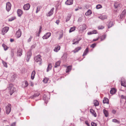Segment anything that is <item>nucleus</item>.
Listing matches in <instances>:
<instances>
[{
  "mask_svg": "<svg viewBox=\"0 0 126 126\" xmlns=\"http://www.w3.org/2000/svg\"><path fill=\"white\" fill-rule=\"evenodd\" d=\"M7 89L9 91L11 95L16 91L15 88L13 87V85L12 84H9Z\"/></svg>",
  "mask_w": 126,
  "mask_h": 126,
  "instance_id": "nucleus-1",
  "label": "nucleus"
},
{
  "mask_svg": "<svg viewBox=\"0 0 126 126\" xmlns=\"http://www.w3.org/2000/svg\"><path fill=\"white\" fill-rule=\"evenodd\" d=\"M41 57V56L39 55L35 56L34 57L35 61L36 63H39L40 65L41 64V62L42 61V59Z\"/></svg>",
  "mask_w": 126,
  "mask_h": 126,
  "instance_id": "nucleus-2",
  "label": "nucleus"
},
{
  "mask_svg": "<svg viewBox=\"0 0 126 126\" xmlns=\"http://www.w3.org/2000/svg\"><path fill=\"white\" fill-rule=\"evenodd\" d=\"M86 28V25L85 24H83L82 25L80 26L78 28V29L79 32H81L85 30Z\"/></svg>",
  "mask_w": 126,
  "mask_h": 126,
  "instance_id": "nucleus-3",
  "label": "nucleus"
},
{
  "mask_svg": "<svg viewBox=\"0 0 126 126\" xmlns=\"http://www.w3.org/2000/svg\"><path fill=\"white\" fill-rule=\"evenodd\" d=\"M9 28L8 27H5L3 28L1 31L2 34L4 35L6 33L8 30Z\"/></svg>",
  "mask_w": 126,
  "mask_h": 126,
  "instance_id": "nucleus-4",
  "label": "nucleus"
},
{
  "mask_svg": "<svg viewBox=\"0 0 126 126\" xmlns=\"http://www.w3.org/2000/svg\"><path fill=\"white\" fill-rule=\"evenodd\" d=\"M51 33L48 32L46 33L42 38L43 39H47L49 38L51 36Z\"/></svg>",
  "mask_w": 126,
  "mask_h": 126,
  "instance_id": "nucleus-5",
  "label": "nucleus"
},
{
  "mask_svg": "<svg viewBox=\"0 0 126 126\" xmlns=\"http://www.w3.org/2000/svg\"><path fill=\"white\" fill-rule=\"evenodd\" d=\"M11 7V5L9 2H8L6 4V9L7 11L9 12L10 10Z\"/></svg>",
  "mask_w": 126,
  "mask_h": 126,
  "instance_id": "nucleus-6",
  "label": "nucleus"
},
{
  "mask_svg": "<svg viewBox=\"0 0 126 126\" xmlns=\"http://www.w3.org/2000/svg\"><path fill=\"white\" fill-rule=\"evenodd\" d=\"M30 4L29 3L24 5L23 7V8L25 10H28L30 8Z\"/></svg>",
  "mask_w": 126,
  "mask_h": 126,
  "instance_id": "nucleus-7",
  "label": "nucleus"
},
{
  "mask_svg": "<svg viewBox=\"0 0 126 126\" xmlns=\"http://www.w3.org/2000/svg\"><path fill=\"white\" fill-rule=\"evenodd\" d=\"M31 55L32 54L30 52H29L27 53L26 60L27 62L29 61Z\"/></svg>",
  "mask_w": 126,
  "mask_h": 126,
  "instance_id": "nucleus-8",
  "label": "nucleus"
},
{
  "mask_svg": "<svg viewBox=\"0 0 126 126\" xmlns=\"http://www.w3.org/2000/svg\"><path fill=\"white\" fill-rule=\"evenodd\" d=\"M54 9V8H52L50 11L48 12L47 14V16H51L53 14V11Z\"/></svg>",
  "mask_w": 126,
  "mask_h": 126,
  "instance_id": "nucleus-9",
  "label": "nucleus"
},
{
  "mask_svg": "<svg viewBox=\"0 0 126 126\" xmlns=\"http://www.w3.org/2000/svg\"><path fill=\"white\" fill-rule=\"evenodd\" d=\"M21 32L20 29H19L18 31H17L16 33V36L18 38L19 37L21 36Z\"/></svg>",
  "mask_w": 126,
  "mask_h": 126,
  "instance_id": "nucleus-10",
  "label": "nucleus"
},
{
  "mask_svg": "<svg viewBox=\"0 0 126 126\" xmlns=\"http://www.w3.org/2000/svg\"><path fill=\"white\" fill-rule=\"evenodd\" d=\"M65 3L67 5H72L73 3V0H67Z\"/></svg>",
  "mask_w": 126,
  "mask_h": 126,
  "instance_id": "nucleus-11",
  "label": "nucleus"
},
{
  "mask_svg": "<svg viewBox=\"0 0 126 126\" xmlns=\"http://www.w3.org/2000/svg\"><path fill=\"white\" fill-rule=\"evenodd\" d=\"M113 25V21L112 20L108 22L107 25L108 28L111 27Z\"/></svg>",
  "mask_w": 126,
  "mask_h": 126,
  "instance_id": "nucleus-12",
  "label": "nucleus"
},
{
  "mask_svg": "<svg viewBox=\"0 0 126 126\" xmlns=\"http://www.w3.org/2000/svg\"><path fill=\"white\" fill-rule=\"evenodd\" d=\"M60 46L59 45H57L55 47L54 50V51L57 52L60 50Z\"/></svg>",
  "mask_w": 126,
  "mask_h": 126,
  "instance_id": "nucleus-13",
  "label": "nucleus"
},
{
  "mask_svg": "<svg viewBox=\"0 0 126 126\" xmlns=\"http://www.w3.org/2000/svg\"><path fill=\"white\" fill-rule=\"evenodd\" d=\"M23 12L21 10L18 9L17 10V14L18 16L20 17L21 16V15L22 14Z\"/></svg>",
  "mask_w": 126,
  "mask_h": 126,
  "instance_id": "nucleus-14",
  "label": "nucleus"
},
{
  "mask_svg": "<svg viewBox=\"0 0 126 126\" xmlns=\"http://www.w3.org/2000/svg\"><path fill=\"white\" fill-rule=\"evenodd\" d=\"M40 93L39 92H36L35 94L31 97L32 99H34V98L40 95Z\"/></svg>",
  "mask_w": 126,
  "mask_h": 126,
  "instance_id": "nucleus-15",
  "label": "nucleus"
},
{
  "mask_svg": "<svg viewBox=\"0 0 126 126\" xmlns=\"http://www.w3.org/2000/svg\"><path fill=\"white\" fill-rule=\"evenodd\" d=\"M98 18L102 20L106 19L107 18V16L106 15H101L98 17Z\"/></svg>",
  "mask_w": 126,
  "mask_h": 126,
  "instance_id": "nucleus-16",
  "label": "nucleus"
},
{
  "mask_svg": "<svg viewBox=\"0 0 126 126\" xmlns=\"http://www.w3.org/2000/svg\"><path fill=\"white\" fill-rule=\"evenodd\" d=\"M22 49H19L17 51V55L20 56L22 54Z\"/></svg>",
  "mask_w": 126,
  "mask_h": 126,
  "instance_id": "nucleus-17",
  "label": "nucleus"
},
{
  "mask_svg": "<svg viewBox=\"0 0 126 126\" xmlns=\"http://www.w3.org/2000/svg\"><path fill=\"white\" fill-rule=\"evenodd\" d=\"M72 68V66L71 65L68 66L67 67V69L66 70V73L70 71Z\"/></svg>",
  "mask_w": 126,
  "mask_h": 126,
  "instance_id": "nucleus-18",
  "label": "nucleus"
},
{
  "mask_svg": "<svg viewBox=\"0 0 126 126\" xmlns=\"http://www.w3.org/2000/svg\"><path fill=\"white\" fill-rule=\"evenodd\" d=\"M89 48L88 47H87L86 49L84 50L83 54V56H84L86 55L88 52Z\"/></svg>",
  "mask_w": 126,
  "mask_h": 126,
  "instance_id": "nucleus-19",
  "label": "nucleus"
},
{
  "mask_svg": "<svg viewBox=\"0 0 126 126\" xmlns=\"http://www.w3.org/2000/svg\"><path fill=\"white\" fill-rule=\"evenodd\" d=\"M6 110H11V105L10 104H8L6 107Z\"/></svg>",
  "mask_w": 126,
  "mask_h": 126,
  "instance_id": "nucleus-20",
  "label": "nucleus"
},
{
  "mask_svg": "<svg viewBox=\"0 0 126 126\" xmlns=\"http://www.w3.org/2000/svg\"><path fill=\"white\" fill-rule=\"evenodd\" d=\"M61 63V62L60 61H59L57 62L55 64L54 66V67L55 68H57L58 67L60 66V63Z\"/></svg>",
  "mask_w": 126,
  "mask_h": 126,
  "instance_id": "nucleus-21",
  "label": "nucleus"
},
{
  "mask_svg": "<svg viewBox=\"0 0 126 126\" xmlns=\"http://www.w3.org/2000/svg\"><path fill=\"white\" fill-rule=\"evenodd\" d=\"M81 47H78L76 48L73 51L74 53H76L77 52L79 51L81 49Z\"/></svg>",
  "mask_w": 126,
  "mask_h": 126,
  "instance_id": "nucleus-22",
  "label": "nucleus"
},
{
  "mask_svg": "<svg viewBox=\"0 0 126 126\" xmlns=\"http://www.w3.org/2000/svg\"><path fill=\"white\" fill-rule=\"evenodd\" d=\"M79 41V40H77V39H74L73 41V43L72 44H77L78 43Z\"/></svg>",
  "mask_w": 126,
  "mask_h": 126,
  "instance_id": "nucleus-23",
  "label": "nucleus"
},
{
  "mask_svg": "<svg viewBox=\"0 0 126 126\" xmlns=\"http://www.w3.org/2000/svg\"><path fill=\"white\" fill-rule=\"evenodd\" d=\"M92 14L91 11L90 10H88L87 12L85 13V15L86 16H88Z\"/></svg>",
  "mask_w": 126,
  "mask_h": 126,
  "instance_id": "nucleus-24",
  "label": "nucleus"
},
{
  "mask_svg": "<svg viewBox=\"0 0 126 126\" xmlns=\"http://www.w3.org/2000/svg\"><path fill=\"white\" fill-rule=\"evenodd\" d=\"M52 67V66L51 64H48L47 69V72H48L51 69Z\"/></svg>",
  "mask_w": 126,
  "mask_h": 126,
  "instance_id": "nucleus-25",
  "label": "nucleus"
},
{
  "mask_svg": "<svg viewBox=\"0 0 126 126\" xmlns=\"http://www.w3.org/2000/svg\"><path fill=\"white\" fill-rule=\"evenodd\" d=\"M103 103H109V100L108 98L104 97V99L103 100Z\"/></svg>",
  "mask_w": 126,
  "mask_h": 126,
  "instance_id": "nucleus-26",
  "label": "nucleus"
},
{
  "mask_svg": "<svg viewBox=\"0 0 126 126\" xmlns=\"http://www.w3.org/2000/svg\"><path fill=\"white\" fill-rule=\"evenodd\" d=\"M35 74V71H33L31 74V78L33 80L34 79Z\"/></svg>",
  "mask_w": 126,
  "mask_h": 126,
  "instance_id": "nucleus-27",
  "label": "nucleus"
},
{
  "mask_svg": "<svg viewBox=\"0 0 126 126\" xmlns=\"http://www.w3.org/2000/svg\"><path fill=\"white\" fill-rule=\"evenodd\" d=\"M116 92V90L114 88H112L110 91V94H114Z\"/></svg>",
  "mask_w": 126,
  "mask_h": 126,
  "instance_id": "nucleus-28",
  "label": "nucleus"
},
{
  "mask_svg": "<svg viewBox=\"0 0 126 126\" xmlns=\"http://www.w3.org/2000/svg\"><path fill=\"white\" fill-rule=\"evenodd\" d=\"M126 13V10H124L122 12V14L120 15V17L121 18H123L124 16V15Z\"/></svg>",
  "mask_w": 126,
  "mask_h": 126,
  "instance_id": "nucleus-29",
  "label": "nucleus"
},
{
  "mask_svg": "<svg viewBox=\"0 0 126 126\" xmlns=\"http://www.w3.org/2000/svg\"><path fill=\"white\" fill-rule=\"evenodd\" d=\"M121 85H122L126 87V81H123L121 82Z\"/></svg>",
  "mask_w": 126,
  "mask_h": 126,
  "instance_id": "nucleus-30",
  "label": "nucleus"
},
{
  "mask_svg": "<svg viewBox=\"0 0 126 126\" xmlns=\"http://www.w3.org/2000/svg\"><path fill=\"white\" fill-rule=\"evenodd\" d=\"M43 99L45 100L46 103H47L48 100V98L45 95H44L43 96Z\"/></svg>",
  "mask_w": 126,
  "mask_h": 126,
  "instance_id": "nucleus-31",
  "label": "nucleus"
},
{
  "mask_svg": "<svg viewBox=\"0 0 126 126\" xmlns=\"http://www.w3.org/2000/svg\"><path fill=\"white\" fill-rule=\"evenodd\" d=\"M76 28V27H74L71 28L69 30V32L70 33L73 32L75 30Z\"/></svg>",
  "mask_w": 126,
  "mask_h": 126,
  "instance_id": "nucleus-32",
  "label": "nucleus"
},
{
  "mask_svg": "<svg viewBox=\"0 0 126 126\" xmlns=\"http://www.w3.org/2000/svg\"><path fill=\"white\" fill-rule=\"evenodd\" d=\"M106 37V35H104L101 36L99 38L101 39V41H102L104 40Z\"/></svg>",
  "mask_w": 126,
  "mask_h": 126,
  "instance_id": "nucleus-33",
  "label": "nucleus"
},
{
  "mask_svg": "<svg viewBox=\"0 0 126 126\" xmlns=\"http://www.w3.org/2000/svg\"><path fill=\"white\" fill-rule=\"evenodd\" d=\"M94 105L95 106H97L98 105L99 103L98 101L96 100H94Z\"/></svg>",
  "mask_w": 126,
  "mask_h": 126,
  "instance_id": "nucleus-34",
  "label": "nucleus"
},
{
  "mask_svg": "<svg viewBox=\"0 0 126 126\" xmlns=\"http://www.w3.org/2000/svg\"><path fill=\"white\" fill-rule=\"evenodd\" d=\"M90 111L95 117L96 116V114L95 111Z\"/></svg>",
  "mask_w": 126,
  "mask_h": 126,
  "instance_id": "nucleus-35",
  "label": "nucleus"
},
{
  "mask_svg": "<svg viewBox=\"0 0 126 126\" xmlns=\"http://www.w3.org/2000/svg\"><path fill=\"white\" fill-rule=\"evenodd\" d=\"M103 112L106 117H107L109 115V113L107 111H103Z\"/></svg>",
  "mask_w": 126,
  "mask_h": 126,
  "instance_id": "nucleus-36",
  "label": "nucleus"
},
{
  "mask_svg": "<svg viewBox=\"0 0 126 126\" xmlns=\"http://www.w3.org/2000/svg\"><path fill=\"white\" fill-rule=\"evenodd\" d=\"M112 122H114L118 124H119L120 123V122L116 119H114L112 120Z\"/></svg>",
  "mask_w": 126,
  "mask_h": 126,
  "instance_id": "nucleus-37",
  "label": "nucleus"
},
{
  "mask_svg": "<svg viewBox=\"0 0 126 126\" xmlns=\"http://www.w3.org/2000/svg\"><path fill=\"white\" fill-rule=\"evenodd\" d=\"M48 80V79L47 78H45L43 80L44 82L45 83H47Z\"/></svg>",
  "mask_w": 126,
  "mask_h": 126,
  "instance_id": "nucleus-38",
  "label": "nucleus"
},
{
  "mask_svg": "<svg viewBox=\"0 0 126 126\" xmlns=\"http://www.w3.org/2000/svg\"><path fill=\"white\" fill-rule=\"evenodd\" d=\"M2 46L3 47L4 50H7L8 48V47H7L4 44H3L2 45Z\"/></svg>",
  "mask_w": 126,
  "mask_h": 126,
  "instance_id": "nucleus-39",
  "label": "nucleus"
},
{
  "mask_svg": "<svg viewBox=\"0 0 126 126\" xmlns=\"http://www.w3.org/2000/svg\"><path fill=\"white\" fill-rule=\"evenodd\" d=\"M42 29V27L41 26H40L39 28L38 32V33H37V36H39V34L41 32Z\"/></svg>",
  "mask_w": 126,
  "mask_h": 126,
  "instance_id": "nucleus-40",
  "label": "nucleus"
},
{
  "mask_svg": "<svg viewBox=\"0 0 126 126\" xmlns=\"http://www.w3.org/2000/svg\"><path fill=\"white\" fill-rule=\"evenodd\" d=\"M71 16V15L70 14L68 15L66 20V21H67L69 20Z\"/></svg>",
  "mask_w": 126,
  "mask_h": 126,
  "instance_id": "nucleus-41",
  "label": "nucleus"
},
{
  "mask_svg": "<svg viewBox=\"0 0 126 126\" xmlns=\"http://www.w3.org/2000/svg\"><path fill=\"white\" fill-rule=\"evenodd\" d=\"M15 18L16 17H13L9 19L8 20L9 21H11L14 20Z\"/></svg>",
  "mask_w": 126,
  "mask_h": 126,
  "instance_id": "nucleus-42",
  "label": "nucleus"
},
{
  "mask_svg": "<svg viewBox=\"0 0 126 126\" xmlns=\"http://www.w3.org/2000/svg\"><path fill=\"white\" fill-rule=\"evenodd\" d=\"M2 63L4 67H5L6 68L7 67V63L6 62L3 61H2Z\"/></svg>",
  "mask_w": 126,
  "mask_h": 126,
  "instance_id": "nucleus-43",
  "label": "nucleus"
},
{
  "mask_svg": "<svg viewBox=\"0 0 126 126\" xmlns=\"http://www.w3.org/2000/svg\"><path fill=\"white\" fill-rule=\"evenodd\" d=\"M120 5V4H119L117 3H115L114 5V6L115 8H117L118 7L119 5Z\"/></svg>",
  "mask_w": 126,
  "mask_h": 126,
  "instance_id": "nucleus-44",
  "label": "nucleus"
},
{
  "mask_svg": "<svg viewBox=\"0 0 126 126\" xmlns=\"http://www.w3.org/2000/svg\"><path fill=\"white\" fill-rule=\"evenodd\" d=\"M96 7L97 9H98L101 8L102 6L98 4L96 5Z\"/></svg>",
  "mask_w": 126,
  "mask_h": 126,
  "instance_id": "nucleus-45",
  "label": "nucleus"
},
{
  "mask_svg": "<svg viewBox=\"0 0 126 126\" xmlns=\"http://www.w3.org/2000/svg\"><path fill=\"white\" fill-rule=\"evenodd\" d=\"M104 28V27L102 26H99L98 27V29L99 30L103 29Z\"/></svg>",
  "mask_w": 126,
  "mask_h": 126,
  "instance_id": "nucleus-46",
  "label": "nucleus"
},
{
  "mask_svg": "<svg viewBox=\"0 0 126 126\" xmlns=\"http://www.w3.org/2000/svg\"><path fill=\"white\" fill-rule=\"evenodd\" d=\"M91 125L92 126H97V124L94 122H92Z\"/></svg>",
  "mask_w": 126,
  "mask_h": 126,
  "instance_id": "nucleus-47",
  "label": "nucleus"
},
{
  "mask_svg": "<svg viewBox=\"0 0 126 126\" xmlns=\"http://www.w3.org/2000/svg\"><path fill=\"white\" fill-rule=\"evenodd\" d=\"M96 44L95 43H94L92 44L91 46V47L93 48H94L96 46Z\"/></svg>",
  "mask_w": 126,
  "mask_h": 126,
  "instance_id": "nucleus-48",
  "label": "nucleus"
},
{
  "mask_svg": "<svg viewBox=\"0 0 126 126\" xmlns=\"http://www.w3.org/2000/svg\"><path fill=\"white\" fill-rule=\"evenodd\" d=\"M40 10V8L39 7H38L37 8V10L36 11V13H37Z\"/></svg>",
  "mask_w": 126,
  "mask_h": 126,
  "instance_id": "nucleus-49",
  "label": "nucleus"
},
{
  "mask_svg": "<svg viewBox=\"0 0 126 126\" xmlns=\"http://www.w3.org/2000/svg\"><path fill=\"white\" fill-rule=\"evenodd\" d=\"M25 87H26L28 85V83L27 81H25Z\"/></svg>",
  "mask_w": 126,
  "mask_h": 126,
  "instance_id": "nucleus-50",
  "label": "nucleus"
},
{
  "mask_svg": "<svg viewBox=\"0 0 126 126\" xmlns=\"http://www.w3.org/2000/svg\"><path fill=\"white\" fill-rule=\"evenodd\" d=\"M32 36H30V38H29V39H28V42H29L31 41L32 39Z\"/></svg>",
  "mask_w": 126,
  "mask_h": 126,
  "instance_id": "nucleus-51",
  "label": "nucleus"
},
{
  "mask_svg": "<svg viewBox=\"0 0 126 126\" xmlns=\"http://www.w3.org/2000/svg\"><path fill=\"white\" fill-rule=\"evenodd\" d=\"M16 125V122H14L13 123H12L11 125V126H15Z\"/></svg>",
  "mask_w": 126,
  "mask_h": 126,
  "instance_id": "nucleus-52",
  "label": "nucleus"
},
{
  "mask_svg": "<svg viewBox=\"0 0 126 126\" xmlns=\"http://www.w3.org/2000/svg\"><path fill=\"white\" fill-rule=\"evenodd\" d=\"M92 31L93 34H96L97 33V31L96 30H94Z\"/></svg>",
  "mask_w": 126,
  "mask_h": 126,
  "instance_id": "nucleus-53",
  "label": "nucleus"
},
{
  "mask_svg": "<svg viewBox=\"0 0 126 126\" xmlns=\"http://www.w3.org/2000/svg\"><path fill=\"white\" fill-rule=\"evenodd\" d=\"M82 18H81L80 17L79 18V19L78 20V21L79 22H80L82 21Z\"/></svg>",
  "mask_w": 126,
  "mask_h": 126,
  "instance_id": "nucleus-54",
  "label": "nucleus"
},
{
  "mask_svg": "<svg viewBox=\"0 0 126 126\" xmlns=\"http://www.w3.org/2000/svg\"><path fill=\"white\" fill-rule=\"evenodd\" d=\"M93 34L92 31L89 32L88 33V35H91Z\"/></svg>",
  "mask_w": 126,
  "mask_h": 126,
  "instance_id": "nucleus-55",
  "label": "nucleus"
},
{
  "mask_svg": "<svg viewBox=\"0 0 126 126\" xmlns=\"http://www.w3.org/2000/svg\"><path fill=\"white\" fill-rule=\"evenodd\" d=\"M121 97L122 99H125V96L123 95H121Z\"/></svg>",
  "mask_w": 126,
  "mask_h": 126,
  "instance_id": "nucleus-56",
  "label": "nucleus"
},
{
  "mask_svg": "<svg viewBox=\"0 0 126 126\" xmlns=\"http://www.w3.org/2000/svg\"><path fill=\"white\" fill-rule=\"evenodd\" d=\"M63 34H62L60 35L59 39H61L63 37Z\"/></svg>",
  "mask_w": 126,
  "mask_h": 126,
  "instance_id": "nucleus-57",
  "label": "nucleus"
},
{
  "mask_svg": "<svg viewBox=\"0 0 126 126\" xmlns=\"http://www.w3.org/2000/svg\"><path fill=\"white\" fill-rule=\"evenodd\" d=\"M85 123L88 126H89V124L88 123V122L87 121H86L85 122Z\"/></svg>",
  "mask_w": 126,
  "mask_h": 126,
  "instance_id": "nucleus-58",
  "label": "nucleus"
},
{
  "mask_svg": "<svg viewBox=\"0 0 126 126\" xmlns=\"http://www.w3.org/2000/svg\"><path fill=\"white\" fill-rule=\"evenodd\" d=\"M99 39V37H98V38H97L96 39H94L93 40V41H97Z\"/></svg>",
  "mask_w": 126,
  "mask_h": 126,
  "instance_id": "nucleus-59",
  "label": "nucleus"
},
{
  "mask_svg": "<svg viewBox=\"0 0 126 126\" xmlns=\"http://www.w3.org/2000/svg\"><path fill=\"white\" fill-rule=\"evenodd\" d=\"M10 112V111H6V113L7 114H8Z\"/></svg>",
  "mask_w": 126,
  "mask_h": 126,
  "instance_id": "nucleus-60",
  "label": "nucleus"
},
{
  "mask_svg": "<svg viewBox=\"0 0 126 126\" xmlns=\"http://www.w3.org/2000/svg\"><path fill=\"white\" fill-rule=\"evenodd\" d=\"M31 85L32 86H33V84L32 82H31Z\"/></svg>",
  "mask_w": 126,
  "mask_h": 126,
  "instance_id": "nucleus-61",
  "label": "nucleus"
},
{
  "mask_svg": "<svg viewBox=\"0 0 126 126\" xmlns=\"http://www.w3.org/2000/svg\"><path fill=\"white\" fill-rule=\"evenodd\" d=\"M14 39H10V41L11 42H12L14 41Z\"/></svg>",
  "mask_w": 126,
  "mask_h": 126,
  "instance_id": "nucleus-62",
  "label": "nucleus"
},
{
  "mask_svg": "<svg viewBox=\"0 0 126 126\" xmlns=\"http://www.w3.org/2000/svg\"><path fill=\"white\" fill-rule=\"evenodd\" d=\"M56 23L57 24H58L59 23V21L58 20H57L56 22Z\"/></svg>",
  "mask_w": 126,
  "mask_h": 126,
  "instance_id": "nucleus-63",
  "label": "nucleus"
},
{
  "mask_svg": "<svg viewBox=\"0 0 126 126\" xmlns=\"http://www.w3.org/2000/svg\"><path fill=\"white\" fill-rule=\"evenodd\" d=\"M78 9H75V10L76 11H78Z\"/></svg>",
  "mask_w": 126,
  "mask_h": 126,
  "instance_id": "nucleus-64",
  "label": "nucleus"
}]
</instances>
